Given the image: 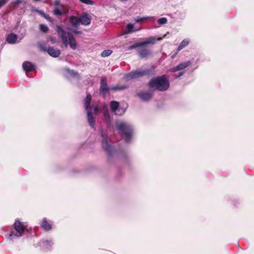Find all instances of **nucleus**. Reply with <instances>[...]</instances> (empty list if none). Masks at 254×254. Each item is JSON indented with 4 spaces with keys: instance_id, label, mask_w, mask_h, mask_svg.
<instances>
[{
    "instance_id": "obj_1",
    "label": "nucleus",
    "mask_w": 254,
    "mask_h": 254,
    "mask_svg": "<svg viewBox=\"0 0 254 254\" xmlns=\"http://www.w3.org/2000/svg\"><path fill=\"white\" fill-rule=\"evenodd\" d=\"M148 86L150 89L156 90L159 91H165L170 87V82L168 77L163 75L153 77L148 83Z\"/></svg>"
},
{
    "instance_id": "obj_2",
    "label": "nucleus",
    "mask_w": 254,
    "mask_h": 254,
    "mask_svg": "<svg viewBox=\"0 0 254 254\" xmlns=\"http://www.w3.org/2000/svg\"><path fill=\"white\" fill-rule=\"evenodd\" d=\"M57 32L65 47H67L68 45H69L72 50H74L77 48L76 40L71 33L66 32L60 26H57Z\"/></svg>"
},
{
    "instance_id": "obj_3",
    "label": "nucleus",
    "mask_w": 254,
    "mask_h": 254,
    "mask_svg": "<svg viewBox=\"0 0 254 254\" xmlns=\"http://www.w3.org/2000/svg\"><path fill=\"white\" fill-rule=\"evenodd\" d=\"M116 127L118 130L122 134L125 140L127 142H129L133 133L132 126L127 123L120 122L117 123Z\"/></svg>"
},
{
    "instance_id": "obj_4",
    "label": "nucleus",
    "mask_w": 254,
    "mask_h": 254,
    "mask_svg": "<svg viewBox=\"0 0 254 254\" xmlns=\"http://www.w3.org/2000/svg\"><path fill=\"white\" fill-rule=\"evenodd\" d=\"M91 100V95L90 94H87L84 100V107L87 112V120L89 124L92 128H94V120L93 118V114H96L98 109L96 107H90Z\"/></svg>"
},
{
    "instance_id": "obj_5",
    "label": "nucleus",
    "mask_w": 254,
    "mask_h": 254,
    "mask_svg": "<svg viewBox=\"0 0 254 254\" xmlns=\"http://www.w3.org/2000/svg\"><path fill=\"white\" fill-rule=\"evenodd\" d=\"M27 226V225L26 223H24L18 220H16L13 225V229L11 231L8 238L10 240H13L22 237Z\"/></svg>"
},
{
    "instance_id": "obj_6",
    "label": "nucleus",
    "mask_w": 254,
    "mask_h": 254,
    "mask_svg": "<svg viewBox=\"0 0 254 254\" xmlns=\"http://www.w3.org/2000/svg\"><path fill=\"white\" fill-rule=\"evenodd\" d=\"M102 145L109 157L114 155L116 151L108 141V136L105 133H102Z\"/></svg>"
},
{
    "instance_id": "obj_7",
    "label": "nucleus",
    "mask_w": 254,
    "mask_h": 254,
    "mask_svg": "<svg viewBox=\"0 0 254 254\" xmlns=\"http://www.w3.org/2000/svg\"><path fill=\"white\" fill-rule=\"evenodd\" d=\"M149 73V70L138 69L127 74L125 75V78L127 80H128L132 79L139 78L145 75H148Z\"/></svg>"
},
{
    "instance_id": "obj_8",
    "label": "nucleus",
    "mask_w": 254,
    "mask_h": 254,
    "mask_svg": "<svg viewBox=\"0 0 254 254\" xmlns=\"http://www.w3.org/2000/svg\"><path fill=\"white\" fill-rule=\"evenodd\" d=\"M110 107L112 112H113L116 115L121 116L125 112V110L124 109L120 107L119 103L117 101H111L110 102Z\"/></svg>"
},
{
    "instance_id": "obj_9",
    "label": "nucleus",
    "mask_w": 254,
    "mask_h": 254,
    "mask_svg": "<svg viewBox=\"0 0 254 254\" xmlns=\"http://www.w3.org/2000/svg\"><path fill=\"white\" fill-rule=\"evenodd\" d=\"M156 39L152 37L148 38L145 41L141 42L136 43L128 47L129 50H132L137 47L144 46L147 44H154L155 43Z\"/></svg>"
},
{
    "instance_id": "obj_10",
    "label": "nucleus",
    "mask_w": 254,
    "mask_h": 254,
    "mask_svg": "<svg viewBox=\"0 0 254 254\" xmlns=\"http://www.w3.org/2000/svg\"><path fill=\"white\" fill-rule=\"evenodd\" d=\"M192 63L190 61H185L180 63L178 65L171 68L169 69V71L171 72H175L179 70H184L185 68L190 66Z\"/></svg>"
},
{
    "instance_id": "obj_11",
    "label": "nucleus",
    "mask_w": 254,
    "mask_h": 254,
    "mask_svg": "<svg viewBox=\"0 0 254 254\" xmlns=\"http://www.w3.org/2000/svg\"><path fill=\"white\" fill-rule=\"evenodd\" d=\"M109 89H110V88L108 87L106 78L105 77H102L100 83L99 91L100 94L104 97Z\"/></svg>"
},
{
    "instance_id": "obj_12",
    "label": "nucleus",
    "mask_w": 254,
    "mask_h": 254,
    "mask_svg": "<svg viewBox=\"0 0 254 254\" xmlns=\"http://www.w3.org/2000/svg\"><path fill=\"white\" fill-rule=\"evenodd\" d=\"M53 244L52 240H43L39 242V246L44 251L49 250Z\"/></svg>"
},
{
    "instance_id": "obj_13",
    "label": "nucleus",
    "mask_w": 254,
    "mask_h": 254,
    "mask_svg": "<svg viewBox=\"0 0 254 254\" xmlns=\"http://www.w3.org/2000/svg\"><path fill=\"white\" fill-rule=\"evenodd\" d=\"M137 95L142 101H148L152 97L153 94L151 91H144L138 93Z\"/></svg>"
},
{
    "instance_id": "obj_14",
    "label": "nucleus",
    "mask_w": 254,
    "mask_h": 254,
    "mask_svg": "<svg viewBox=\"0 0 254 254\" xmlns=\"http://www.w3.org/2000/svg\"><path fill=\"white\" fill-rule=\"evenodd\" d=\"M52 222L48 221L46 218H43L41 224V227L46 231H49L52 229Z\"/></svg>"
},
{
    "instance_id": "obj_15",
    "label": "nucleus",
    "mask_w": 254,
    "mask_h": 254,
    "mask_svg": "<svg viewBox=\"0 0 254 254\" xmlns=\"http://www.w3.org/2000/svg\"><path fill=\"white\" fill-rule=\"evenodd\" d=\"M22 67L25 71H31L35 69V65L31 62L25 61L22 64Z\"/></svg>"
},
{
    "instance_id": "obj_16",
    "label": "nucleus",
    "mask_w": 254,
    "mask_h": 254,
    "mask_svg": "<svg viewBox=\"0 0 254 254\" xmlns=\"http://www.w3.org/2000/svg\"><path fill=\"white\" fill-rule=\"evenodd\" d=\"M190 39L189 38L184 39L178 47L177 51L176 52V55H177L181 50L187 46L190 43Z\"/></svg>"
},
{
    "instance_id": "obj_17",
    "label": "nucleus",
    "mask_w": 254,
    "mask_h": 254,
    "mask_svg": "<svg viewBox=\"0 0 254 254\" xmlns=\"http://www.w3.org/2000/svg\"><path fill=\"white\" fill-rule=\"evenodd\" d=\"M47 53L53 57H58L61 54V51L58 49H54L52 47H50L47 50Z\"/></svg>"
},
{
    "instance_id": "obj_18",
    "label": "nucleus",
    "mask_w": 254,
    "mask_h": 254,
    "mask_svg": "<svg viewBox=\"0 0 254 254\" xmlns=\"http://www.w3.org/2000/svg\"><path fill=\"white\" fill-rule=\"evenodd\" d=\"M80 23L82 25H89L91 22V19L87 14H84L79 17Z\"/></svg>"
},
{
    "instance_id": "obj_19",
    "label": "nucleus",
    "mask_w": 254,
    "mask_h": 254,
    "mask_svg": "<svg viewBox=\"0 0 254 254\" xmlns=\"http://www.w3.org/2000/svg\"><path fill=\"white\" fill-rule=\"evenodd\" d=\"M17 36L16 34L13 33L9 34L6 37V41L11 44H13L16 43L17 40Z\"/></svg>"
},
{
    "instance_id": "obj_20",
    "label": "nucleus",
    "mask_w": 254,
    "mask_h": 254,
    "mask_svg": "<svg viewBox=\"0 0 254 254\" xmlns=\"http://www.w3.org/2000/svg\"><path fill=\"white\" fill-rule=\"evenodd\" d=\"M69 21L71 24L74 27H78L80 24L79 17L75 16H71Z\"/></svg>"
},
{
    "instance_id": "obj_21",
    "label": "nucleus",
    "mask_w": 254,
    "mask_h": 254,
    "mask_svg": "<svg viewBox=\"0 0 254 254\" xmlns=\"http://www.w3.org/2000/svg\"><path fill=\"white\" fill-rule=\"evenodd\" d=\"M151 54L150 51L146 48H143L138 51L139 56L141 58H145Z\"/></svg>"
},
{
    "instance_id": "obj_22",
    "label": "nucleus",
    "mask_w": 254,
    "mask_h": 254,
    "mask_svg": "<svg viewBox=\"0 0 254 254\" xmlns=\"http://www.w3.org/2000/svg\"><path fill=\"white\" fill-rule=\"evenodd\" d=\"M127 87L128 86L126 85L118 84L116 86L110 87V89L111 90H122L127 89Z\"/></svg>"
},
{
    "instance_id": "obj_23",
    "label": "nucleus",
    "mask_w": 254,
    "mask_h": 254,
    "mask_svg": "<svg viewBox=\"0 0 254 254\" xmlns=\"http://www.w3.org/2000/svg\"><path fill=\"white\" fill-rule=\"evenodd\" d=\"M127 33H130L138 30L139 29H136L134 28V25L131 23H128L127 26Z\"/></svg>"
},
{
    "instance_id": "obj_24",
    "label": "nucleus",
    "mask_w": 254,
    "mask_h": 254,
    "mask_svg": "<svg viewBox=\"0 0 254 254\" xmlns=\"http://www.w3.org/2000/svg\"><path fill=\"white\" fill-rule=\"evenodd\" d=\"M64 70L66 73H67L68 74H69L71 76H73V77H78L79 76L78 73L75 72L73 70H70V69H69L68 68H65Z\"/></svg>"
},
{
    "instance_id": "obj_25",
    "label": "nucleus",
    "mask_w": 254,
    "mask_h": 254,
    "mask_svg": "<svg viewBox=\"0 0 254 254\" xmlns=\"http://www.w3.org/2000/svg\"><path fill=\"white\" fill-rule=\"evenodd\" d=\"M104 117H105V118L107 122V123L109 125L112 122V119L110 118V114H109V112H108V111H106L104 113Z\"/></svg>"
},
{
    "instance_id": "obj_26",
    "label": "nucleus",
    "mask_w": 254,
    "mask_h": 254,
    "mask_svg": "<svg viewBox=\"0 0 254 254\" xmlns=\"http://www.w3.org/2000/svg\"><path fill=\"white\" fill-rule=\"evenodd\" d=\"M112 53V51L111 50H106L103 51L101 53L102 57H106L110 56Z\"/></svg>"
},
{
    "instance_id": "obj_27",
    "label": "nucleus",
    "mask_w": 254,
    "mask_h": 254,
    "mask_svg": "<svg viewBox=\"0 0 254 254\" xmlns=\"http://www.w3.org/2000/svg\"><path fill=\"white\" fill-rule=\"evenodd\" d=\"M39 26L40 30L44 33H47L49 30L48 26L45 24H41Z\"/></svg>"
},
{
    "instance_id": "obj_28",
    "label": "nucleus",
    "mask_w": 254,
    "mask_h": 254,
    "mask_svg": "<svg viewBox=\"0 0 254 254\" xmlns=\"http://www.w3.org/2000/svg\"><path fill=\"white\" fill-rule=\"evenodd\" d=\"M167 21H168V20L165 17H162V18H159L157 20V22L158 23V24H161V25L165 24L167 23Z\"/></svg>"
},
{
    "instance_id": "obj_29",
    "label": "nucleus",
    "mask_w": 254,
    "mask_h": 254,
    "mask_svg": "<svg viewBox=\"0 0 254 254\" xmlns=\"http://www.w3.org/2000/svg\"><path fill=\"white\" fill-rule=\"evenodd\" d=\"M149 18H150V17H137L134 18V21L136 22H140V21H144V20H147V19H148Z\"/></svg>"
},
{
    "instance_id": "obj_30",
    "label": "nucleus",
    "mask_w": 254,
    "mask_h": 254,
    "mask_svg": "<svg viewBox=\"0 0 254 254\" xmlns=\"http://www.w3.org/2000/svg\"><path fill=\"white\" fill-rule=\"evenodd\" d=\"M54 14L59 16L61 15L62 13L61 10L58 7H56L54 10Z\"/></svg>"
},
{
    "instance_id": "obj_31",
    "label": "nucleus",
    "mask_w": 254,
    "mask_h": 254,
    "mask_svg": "<svg viewBox=\"0 0 254 254\" xmlns=\"http://www.w3.org/2000/svg\"><path fill=\"white\" fill-rule=\"evenodd\" d=\"M40 13L42 14V15L43 16V17L44 18H45L47 20H48V21H50V22H52L53 19L52 18L50 17L49 16L46 15V14H45L44 12H40Z\"/></svg>"
},
{
    "instance_id": "obj_32",
    "label": "nucleus",
    "mask_w": 254,
    "mask_h": 254,
    "mask_svg": "<svg viewBox=\"0 0 254 254\" xmlns=\"http://www.w3.org/2000/svg\"><path fill=\"white\" fill-rule=\"evenodd\" d=\"M23 0H15L13 1H12L11 3V4H12V5H18L19 4H20L21 3H22Z\"/></svg>"
},
{
    "instance_id": "obj_33",
    "label": "nucleus",
    "mask_w": 254,
    "mask_h": 254,
    "mask_svg": "<svg viewBox=\"0 0 254 254\" xmlns=\"http://www.w3.org/2000/svg\"><path fill=\"white\" fill-rule=\"evenodd\" d=\"M83 3H84L85 4H90V5H91V4H93V1L91 0H80Z\"/></svg>"
},
{
    "instance_id": "obj_34",
    "label": "nucleus",
    "mask_w": 254,
    "mask_h": 254,
    "mask_svg": "<svg viewBox=\"0 0 254 254\" xmlns=\"http://www.w3.org/2000/svg\"><path fill=\"white\" fill-rule=\"evenodd\" d=\"M7 1L8 0H0V8L4 5Z\"/></svg>"
},
{
    "instance_id": "obj_35",
    "label": "nucleus",
    "mask_w": 254,
    "mask_h": 254,
    "mask_svg": "<svg viewBox=\"0 0 254 254\" xmlns=\"http://www.w3.org/2000/svg\"><path fill=\"white\" fill-rule=\"evenodd\" d=\"M185 73V71H181L180 72L178 75H176V78H179L180 77L182 76V75H183Z\"/></svg>"
},
{
    "instance_id": "obj_36",
    "label": "nucleus",
    "mask_w": 254,
    "mask_h": 254,
    "mask_svg": "<svg viewBox=\"0 0 254 254\" xmlns=\"http://www.w3.org/2000/svg\"><path fill=\"white\" fill-rule=\"evenodd\" d=\"M73 32L76 34H81L82 32L81 31L74 30Z\"/></svg>"
},
{
    "instance_id": "obj_37",
    "label": "nucleus",
    "mask_w": 254,
    "mask_h": 254,
    "mask_svg": "<svg viewBox=\"0 0 254 254\" xmlns=\"http://www.w3.org/2000/svg\"><path fill=\"white\" fill-rule=\"evenodd\" d=\"M40 48H41V50H43V51H46V49H45V48H44L42 45H41V46H40Z\"/></svg>"
},
{
    "instance_id": "obj_38",
    "label": "nucleus",
    "mask_w": 254,
    "mask_h": 254,
    "mask_svg": "<svg viewBox=\"0 0 254 254\" xmlns=\"http://www.w3.org/2000/svg\"><path fill=\"white\" fill-rule=\"evenodd\" d=\"M59 3H60V2H59V1H56V5H58V4H59Z\"/></svg>"
},
{
    "instance_id": "obj_39",
    "label": "nucleus",
    "mask_w": 254,
    "mask_h": 254,
    "mask_svg": "<svg viewBox=\"0 0 254 254\" xmlns=\"http://www.w3.org/2000/svg\"><path fill=\"white\" fill-rule=\"evenodd\" d=\"M162 39V38H159L158 39V40H161Z\"/></svg>"
}]
</instances>
